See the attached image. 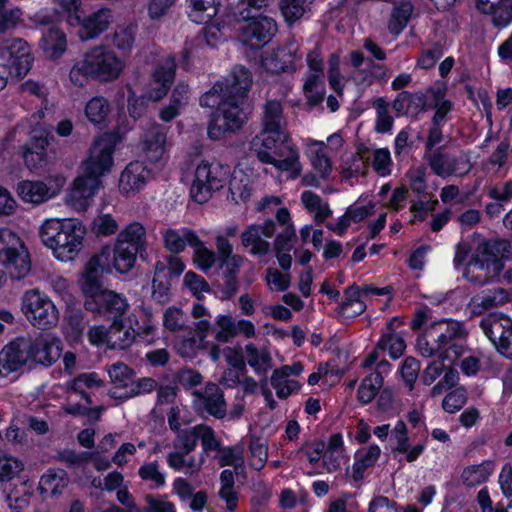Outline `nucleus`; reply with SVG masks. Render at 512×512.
<instances>
[{"instance_id":"nucleus-1","label":"nucleus","mask_w":512,"mask_h":512,"mask_svg":"<svg viewBox=\"0 0 512 512\" xmlns=\"http://www.w3.org/2000/svg\"><path fill=\"white\" fill-rule=\"evenodd\" d=\"M250 150L262 164L273 166L288 178H298L303 170L300 153L287 130V120L280 101L271 99L263 105L261 129L250 141Z\"/></svg>"},{"instance_id":"nucleus-2","label":"nucleus","mask_w":512,"mask_h":512,"mask_svg":"<svg viewBox=\"0 0 512 512\" xmlns=\"http://www.w3.org/2000/svg\"><path fill=\"white\" fill-rule=\"evenodd\" d=\"M467 332L458 321L442 319L431 322L417 339L419 354L430 358L437 356L449 364L467 352Z\"/></svg>"},{"instance_id":"nucleus-3","label":"nucleus","mask_w":512,"mask_h":512,"mask_svg":"<svg viewBox=\"0 0 512 512\" xmlns=\"http://www.w3.org/2000/svg\"><path fill=\"white\" fill-rule=\"evenodd\" d=\"M125 69L124 60L111 48L98 44L87 49L73 64L69 78L79 87L89 80L113 82L121 77Z\"/></svg>"},{"instance_id":"nucleus-4","label":"nucleus","mask_w":512,"mask_h":512,"mask_svg":"<svg viewBox=\"0 0 512 512\" xmlns=\"http://www.w3.org/2000/svg\"><path fill=\"white\" fill-rule=\"evenodd\" d=\"M85 234V227L75 219L49 218L41 223L38 231L41 243L61 262L72 261L78 256Z\"/></svg>"},{"instance_id":"nucleus-5","label":"nucleus","mask_w":512,"mask_h":512,"mask_svg":"<svg viewBox=\"0 0 512 512\" xmlns=\"http://www.w3.org/2000/svg\"><path fill=\"white\" fill-rule=\"evenodd\" d=\"M146 229L139 222L126 225L117 235L112 245H105L99 251L100 261L108 265L110 271L126 274L133 269L137 255L145 250Z\"/></svg>"},{"instance_id":"nucleus-6","label":"nucleus","mask_w":512,"mask_h":512,"mask_svg":"<svg viewBox=\"0 0 512 512\" xmlns=\"http://www.w3.org/2000/svg\"><path fill=\"white\" fill-rule=\"evenodd\" d=\"M250 110L246 98L223 94L208 126L209 138L220 140L239 131L247 121Z\"/></svg>"},{"instance_id":"nucleus-7","label":"nucleus","mask_w":512,"mask_h":512,"mask_svg":"<svg viewBox=\"0 0 512 512\" xmlns=\"http://www.w3.org/2000/svg\"><path fill=\"white\" fill-rule=\"evenodd\" d=\"M497 243L481 241L478 243L463 276L471 283L483 285L497 277L504 265L498 257Z\"/></svg>"},{"instance_id":"nucleus-8","label":"nucleus","mask_w":512,"mask_h":512,"mask_svg":"<svg viewBox=\"0 0 512 512\" xmlns=\"http://www.w3.org/2000/svg\"><path fill=\"white\" fill-rule=\"evenodd\" d=\"M230 167L218 161L202 160L195 168L190 194L198 203L207 202L215 191L224 187Z\"/></svg>"},{"instance_id":"nucleus-9","label":"nucleus","mask_w":512,"mask_h":512,"mask_svg":"<svg viewBox=\"0 0 512 512\" xmlns=\"http://www.w3.org/2000/svg\"><path fill=\"white\" fill-rule=\"evenodd\" d=\"M21 311L35 328L49 330L57 326L60 313L48 295L39 289H29L21 297Z\"/></svg>"},{"instance_id":"nucleus-10","label":"nucleus","mask_w":512,"mask_h":512,"mask_svg":"<svg viewBox=\"0 0 512 512\" xmlns=\"http://www.w3.org/2000/svg\"><path fill=\"white\" fill-rule=\"evenodd\" d=\"M7 63H0V91L4 89L9 79L24 77L32 65L30 47L21 38H10L3 41Z\"/></svg>"},{"instance_id":"nucleus-11","label":"nucleus","mask_w":512,"mask_h":512,"mask_svg":"<svg viewBox=\"0 0 512 512\" xmlns=\"http://www.w3.org/2000/svg\"><path fill=\"white\" fill-rule=\"evenodd\" d=\"M305 155L313 169L320 179L326 180L332 173L333 164L331 158L326 153L325 148L329 152L336 153L344 145V140L340 133H333L327 137L326 142L306 138L303 140Z\"/></svg>"},{"instance_id":"nucleus-12","label":"nucleus","mask_w":512,"mask_h":512,"mask_svg":"<svg viewBox=\"0 0 512 512\" xmlns=\"http://www.w3.org/2000/svg\"><path fill=\"white\" fill-rule=\"evenodd\" d=\"M116 147V137L104 134L98 137L90 148L83 162V174L101 180V177L111 172L114 166L113 153Z\"/></svg>"},{"instance_id":"nucleus-13","label":"nucleus","mask_w":512,"mask_h":512,"mask_svg":"<svg viewBox=\"0 0 512 512\" xmlns=\"http://www.w3.org/2000/svg\"><path fill=\"white\" fill-rule=\"evenodd\" d=\"M103 385V380L96 372L81 373L73 379L67 381L65 383V389L69 394L68 400H70L71 395L74 394L79 396L80 399L84 401V404H71L68 402L64 406V411L73 416L85 414L88 410V406L92 403V400L86 390L100 388Z\"/></svg>"},{"instance_id":"nucleus-14","label":"nucleus","mask_w":512,"mask_h":512,"mask_svg":"<svg viewBox=\"0 0 512 512\" xmlns=\"http://www.w3.org/2000/svg\"><path fill=\"white\" fill-rule=\"evenodd\" d=\"M424 159L433 173L442 178L450 176L462 177L472 168L470 161L464 154L453 155L441 149L426 152Z\"/></svg>"},{"instance_id":"nucleus-15","label":"nucleus","mask_w":512,"mask_h":512,"mask_svg":"<svg viewBox=\"0 0 512 512\" xmlns=\"http://www.w3.org/2000/svg\"><path fill=\"white\" fill-rule=\"evenodd\" d=\"M29 336H20L5 345L0 351V377L31 367Z\"/></svg>"},{"instance_id":"nucleus-16","label":"nucleus","mask_w":512,"mask_h":512,"mask_svg":"<svg viewBox=\"0 0 512 512\" xmlns=\"http://www.w3.org/2000/svg\"><path fill=\"white\" fill-rule=\"evenodd\" d=\"M84 306L87 311L96 315L106 316L110 314L117 317L128 310L129 303L123 295L101 288L85 298Z\"/></svg>"},{"instance_id":"nucleus-17","label":"nucleus","mask_w":512,"mask_h":512,"mask_svg":"<svg viewBox=\"0 0 512 512\" xmlns=\"http://www.w3.org/2000/svg\"><path fill=\"white\" fill-rule=\"evenodd\" d=\"M167 134L168 128L159 123L144 128L138 146L148 161L158 163L163 160L168 147Z\"/></svg>"},{"instance_id":"nucleus-18","label":"nucleus","mask_w":512,"mask_h":512,"mask_svg":"<svg viewBox=\"0 0 512 512\" xmlns=\"http://www.w3.org/2000/svg\"><path fill=\"white\" fill-rule=\"evenodd\" d=\"M175 71L176 64L172 55L161 58L153 70L152 78L145 91V97L152 101L163 99L173 83Z\"/></svg>"},{"instance_id":"nucleus-19","label":"nucleus","mask_w":512,"mask_h":512,"mask_svg":"<svg viewBox=\"0 0 512 512\" xmlns=\"http://www.w3.org/2000/svg\"><path fill=\"white\" fill-rule=\"evenodd\" d=\"M30 358L32 366L42 365L49 367L61 356L63 346L61 340L52 334L29 336Z\"/></svg>"},{"instance_id":"nucleus-20","label":"nucleus","mask_w":512,"mask_h":512,"mask_svg":"<svg viewBox=\"0 0 512 512\" xmlns=\"http://www.w3.org/2000/svg\"><path fill=\"white\" fill-rule=\"evenodd\" d=\"M239 30V37L244 44L251 48H260L275 35L277 24L271 17L259 16L241 24Z\"/></svg>"},{"instance_id":"nucleus-21","label":"nucleus","mask_w":512,"mask_h":512,"mask_svg":"<svg viewBox=\"0 0 512 512\" xmlns=\"http://www.w3.org/2000/svg\"><path fill=\"white\" fill-rule=\"evenodd\" d=\"M102 186V181L85 174L78 176L67 195V204L78 212L87 210Z\"/></svg>"},{"instance_id":"nucleus-22","label":"nucleus","mask_w":512,"mask_h":512,"mask_svg":"<svg viewBox=\"0 0 512 512\" xmlns=\"http://www.w3.org/2000/svg\"><path fill=\"white\" fill-rule=\"evenodd\" d=\"M275 233V224L272 220H267L261 224H252L248 226L240 235L241 244L249 249V253L254 256H265L270 251V243L267 239Z\"/></svg>"},{"instance_id":"nucleus-23","label":"nucleus","mask_w":512,"mask_h":512,"mask_svg":"<svg viewBox=\"0 0 512 512\" xmlns=\"http://www.w3.org/2000/svg\"><path fill=\"white\" fill-rule=\"evenodd\" d=\"M151 178V171L142 161H132L119 176L118 188L121 194L129 197L139 193Z\"/></svg>"},{"instance_id":"nucleus-24","label":"nucleus","mask_w":512,"mask_h":512,"mask_svg":"<svg viewBox=\"0 0 512 512\" xmlns=\"http://www.w3.org/2000/svg\"><path fill=\"white\" fill-rule=\"evenodd\" d=\"M113 11L109 8H100L83 19L80 18L78 36L82 41L94 40L106 32L114 23Z\"/></svg>"},{"instance_id":"nucleus-25","label":"nucleus","mask_w":512,"mask_h":512,"mask_svg":"<svg viewBox=\"0 0 512 512\" xmlns=\"http://www.w3.org/2000/svg\"><path fill=\"white\" fill-rule=\"evenodd\" d=\"M0 264L6 269L10 278L21 280L25 278L31 270V259L29 252L21 240L18 245L1 257Z\"/></svg>"},{"instance_id":"nucleus-26","label":"nucleus","mask_w":512,"mask_h":512,"mask_svg":"<svg viewBox=\"0 0 512 512\" xmlns=\"http://www.w3.org/2000/svg\"><path fill=\"white\" fill-rule=\"evenodd\" d=\"M215 245L220 268L223 270V276L228 282L235 284L236 276L240 268L244 263L248 262V260L244 256L234 253L232 244L222 237L215 238Z\"/></svg>"},{"instance_id":"nucleus-27","label":"nucleus","mask_w":512,"mask_h":512,"mask_svg":"<svg viewBox=\"0 0 512 512\" xmlns=\"http://www.w3.org/2000/svg\"><path fill=\"white\" fill-rule=\"evenodd\" d=\"M391 370V364L387 360H381L375 371L364 377L357 390V399L363 404L371 403L380 392L384 384V374Z\"/></svg>"},{"instance_id":"nucleus-28","label":"nucleus","mask_w":512,"mask_h":512,"mask_svg":"<svg viewBox=\"0 0 512 512\" xmlns=\"http://www.w3.org/2000/svg\"><path fill=\"white\" fill-rule=\"evenodd\" d=\"M295 51L291 47H281L262 55L261 66L270 74H279L295 69Z\"/></svg>"},{"instance_id":"nucleus-29","label":"nucleus","mask_w":512,"mask_h":512,"mask_svg":"<svg viewBox=\"0 0 512 512\" xmlns=\"http://www.w3.org/2000/svg\"><path fill=\"white\" fill-rule=\"evenodd\" d=\"M16 193L23 202L32 205L42 204L57 194L47 183L39 180L20 181L17 184Z\"/></svg>"},{"instance_id":"nucleus-30","label":"nucleus","mask_w":512,"mask_h":512,"mask_svg":"<svg viewBox=\"0 0 512 512\" xmlns=\"http://www.w3.org/2000/svg\"><path fill=\"white\" fill-rule=\"evenodd\" d=\"M195 402H200L206 411L218 418L227 416L226 402L222 390L214 383H208L202 392L195 391Z\"/></svg>"},{"instance_id":"nucleus-31","label":"nucleus","mask_w":512,"mask_h":512,"mask_svg":"<svg viewBox=\"0 0 512 512\" xmlns=\"http://www.w3.org/2000/svg\"><path fill=\"white\" fill-rule=\"evenodd\" d=\"M39 47L47 59L57 60L67 50V36L61 28L52 26L42 33Z\"/></svg>"},{"instance_id":"nucleus-32","label":"nucleus","mask_w":512,"mask_h":512,"mask_svg":"<svg viewBox=\"0 0 512 512\" xmlns=\"http://www.w3.org/2000/svg\"><path fill=\"white\" fill-rule=\"evenodd\" d=\"M476 8L491 16L495 27H506L512 21V0H476Z\"/></svg>"},{"instance_id":"nucleus-33","label":"nucleus","mask_w":512,"mask_h":512,"mask_svg":"<svg viewBox=\"0 0 512 512\" xmlns=\"http://www.w3.org/2000/svg\"><path fill=\"white\" fill-rule=\"evenodd\" d=\"M111 273L108 265L100 261V254L94 255L81 274L80 286L85 298L101 289L99 278L103 273Z\"/></svg>"},{"instance_id":"nucleus-34","label":"nucleus","mask_w":512,"mask_h":512,"mask_svg":"<svg viewBox=\"0 0 512 512\" xmlns=\"http://www.w3.org/2000/svg\"><path fill=\"white\" fill-rule=\"evenodd\" d=\"M485 335L493 345L512 332V320L503 314H489L481 321Z\"/></svg>"},{"instance_id":"nucleus-35","label":"nucleus","mask_w":512,"mask_h":512,"mask_svg":"<svg viewBox=\"0 0 512 512\" xmlns=\"http://www.w3.org/2000/svg\"><path fill=\"white\" fill-rule=\"evenodd\" d=\"M69 483L70 479L65 470L50 468L41 476L39 490L44 496H57L63 493Z\"/></svg>"},{"instance_id":"nucleus-36","label":"nucleus","mask_w":512,"mask_h":512,"mask_svg":"<svg viewBox=\"0 0 512 512\" xmlns=\"http://www.w3.org/2000/svg\"><path fill=\"white\" fill-rule=\"evenodd\" d=\"M509 299V294L506 290L497 288L475 295L470 300L468 308L472 314L479 315L490 308L507 303Z\"/></svg>"},{"instance_id":"nucleus-37","label":"nucleus","mask_w":512,"mask_h":512,"mask_svg":"<svg viewBox=\"0 0 512 512\" xmlns=\"http://www.w3.org/2000/svg\"><path fill=\"white\" fill-rule=\"evenodd\" d=\"M381 449L376 444L363 447L355 453V461L352 465V478L354 481H361L365 471L373 467L379 460Z\"/></svg>"},{"instance_id":"nucleus-38","label":"nucleus","mask_w":512,"mask_h":512,"mask_svg":"<svg viewBox=\"0 0 512 512\" xmlns=\"http://www.w3.org/2000/svg\"><path fill=\"white\" fill-rule=\"evenodd\" d=\"M110 349H126L136 339V331L127 325L122 318H116L109 326Z\"/></svg>"},{"instance_id":"nucleus-39","label":"nucleus","mask_w":512,"mask_h":512,"mask_svg":"<svg viewBox=\"0 0 512 512\" xmlns=\"http://www.w3.org/2000/svg\"><path fill=\"white\" fill-rule=\"evenodd\" d=\"M362 297L361 291L356 285L349 286L344 292V300L337 309L338 315L350 319L362 314L366 309Z\"/></svg>"},{"instance_id":"nucleus-40","label":"nucleus","mask_w":512,"mask_h":512,"mask_svg":"<svg viewBox=\"0 0 512 512\" xmlns=\"http://www.w3.org/2000/svg\"><path fill=\"white\" fill-rule=\"evenodd\" d=\"M389 75V70L385 65L370 60L366 68L357 69L352 78L358 86L368 87L375 82L387 81Z\"/></svg>"},{"instance_id":"nucleus-41","label":"nucleus","mask_w":512,"mask_h":512,"mask_svg":"<svg viewBox=\"0 0 512 512\" xmlns=\"http://www.w3.org/2000/svg\"><path fill=\"white\" fill-rule=\"evenodd\" d=\"M165 248L170 252H182L186 245L192 246L198 236L189 229H166L162 232Z\"/></svg>"},{"instance_id":"nucleus-42","label":"nucleus","mask_w":512,"mask_h":512,"mask_svg":"<svg viewBox=\"0 0 512 512\" xmlns=\"http://www.w3.org/2000/svg\"><path fill=\"white\" fill-rule=\"evenodd\" d=\"M190 8V19L198 24L208 23L213 19L220 7V0H187Z\"/></svg>"},{"instance_id":"nucleus-43","label":"nucleus","mask_w":512,"mask_h":512,"mask_svg":"<svg viewBox=\"0 0 512 512\" xmlns=\"http://www.w3.org/2000/svg\"><path fill=\"white\" fill-rule=\"evenodd\" d=\"M251 84V73L246 68L237 66L232 71L231 79L223 84L224 94H234L235 96L246 98Z\"/></svg>"},{"instance_id":"nucleus-44","label":"nucleus","mask_w":512,"mask_h":512,"mask_svg":"<svg viewBox=\"0 0 512 512\" xmlns=\"http://www.w3.org/2000/svg\"><path fill=\"white\" fill-rule=\"evenodd\" d=\"M494 468L495 464L493 461L484 460L480 464L466 467L461 474V478L465 485L475 487L486 482L492 475Z\"/></svg>"},{"instance_id":"nucleus-45","label":"nucleus","mask_w":512,"mask_h":512,"mask_svg":"<svg viewBox=\"0 0 512 512\" xmlns=\"http://www.w3.org/2000/svg\"><path fill=\"white\" fill-rule=\"evenodd\" d=\"M301 203L309 213L314 215L317 223H323L332 215L329 204L311 191H304L301 194Z\"/></svg>"},{"instance_id":"nucleus-46","label":"nucleus","mask_w":512,"mask_h":512,"mask_svg":"<svg viewBox=\"0 0 512 512\" xmlns=\"http://www.w3.org/2000/svg\"><path fill=\"white\" fill-rule=\"evenodd\" d=\"M170 278L164 263L157 262L152 281V298L159 303L170 300Z\"/></svg>"},{"instance_id":"nucleus-47","label":"nucleus","mask_w":512,"mask_h":512,"mask_svg":"<svg viewBox=\"0 0 512 512\" xmlns=\"http://www.w3.org/2000/svg\"><path fill=\"white\" fill-rule=\"evenodd\" d=\"M187 454L182 451L170 452L167 455L168 466L175 471H183L186 475L197 474L203 465V458L199 460L195 457H186Z\"/></svg>"},{"instance_id":"nucleus-48","label":"nucleus","mask_w":512,"mask_h":512,"mask_svg":"<svg viewBox=\"0 0 512 512\" xmlns=\"http://www.w3.org/2000/svg\"><path fill=\"white\" fill-rule=\"evenodd\" d=\"M303 93L311 106L318 105L324 99V76L305 73L303 77Z\"/></svg>"},{"instance_id":"nucleus-49","label":"nucleus","mask_w":512,"mask_h":512,"mask_svg":"<svg viewBox=\"0 0 512 512\" xmlns=\"http://www.w3.org/2000/svg\"><path fill=\"white\" fill-rule=\"evenodd\" d=\"M110 113V104L102 96H96L90 99L85 107V115L89 122L94 125L104 124Z\"/></svg>"},{"instance_id":"nucleus-50","label":"nucleus","mask_w":512,"mask_h":512,"mask_svg":"<svg viewBox=\"0 0 512 512\" xmlns=\"http://www.w3.org/2000/svg\"><path fill=\"white\" fill-rule=\"evenodd\" d=\"M245 354L248 364L257 374L266 373L271 367V355L265 348H257L253 343L245 346Z\"/></svg>"},{"instance_id":"nucleus-51","label":"nucleus","mask_w":512,"mask_h":512,"mask_svg":"<svg viewBox=\"0 0 512 512\" xmlns=\"http://www.w3.org/2000/svg\"><path fill=\"white\" fill-rule=\"evenodd\" d=\"M58 18L66 16L67 23L76 27L80 23V0H51Z\"/></svg>"},{"instance_id":"nucleus-52","label":"nucleus","mask_w":512,"mask_h":512,"mask_svg":"<svg viewBox=\"0 0 512 512\" xmlns=\"http://www.w3.org/2000/svg\"><path fill=\"white\" fill-rule=\"evenodd\" d=\"M48 141L46 138H38L32 147H27L23 152V159L25 165L30 169L34 170L41 167L46 161V147Z\"/></svg>"},{"instance_id":"nucleus-53","label":"nucleus","mask_w":512,"mask_h":512,"mask_svg":"<svg viewBox=\"0 0 512 512\" xmlns=\"http://www.w3.org/2000/svg\"><path fill=\"white\" fill-rule=\"evenodd\" d=\"M23 21L19 7L9 6L8 0H0V33L16 28Z\"/></svg>"},{"instance_id":"nucleus-54","label":"nucleus","mask_w":512,"mask_h":512,"mask_svg":"<svg viewBox=\"0 0 512 512\" xmlns=\"http://www.w3.org/2000/svg\"><path fill=\"white\" fill-rule=\"evenodd\" d=\"M413 12L410 2H401L392 11L389 21V30L394 35H399L407 26Z\"/></svg>"},{"instance_id":"nucleus-55","label":"nucleus","mask_w":512,"mask_h":512,"mask_svg":"<svg viewBox=\"0 0 512 512\" xmlns=\"http://www.w3.org/2000/svg\"><path fill=\"white\" fill-rule=\"evenodd\" d=\"M136 27L133 24L118 25L112 36L111 43L119 51H130L135 41Z\"/></svg>"},{"instance_id":"nucleus-56","label":"nucleus","mask_w":512,"mask_h":512,"mask_svg":"<svg viewBox=\"0 0 512 512\" xmlns=\"http://www.w3.org/2000/svg\"><path fill=\"white\" fill-rule=\"evenodd\" d=\"M232 199L238 203L247 201L252 192L250 181L242 171H235L229 184Z\"/></svg>"},{"instance_id":"nucleus-57","label":"nucleus","mask_w":512,"mask_h":512,"mask_svg":"<svg viewBox=\"0 0 512 512\" xmlns=\"http://www.w3.org/2000/svg\"><path fill=\"white\" fill-rule=\"evenodd\" d=\"M142 323L137 324L136 337L142 339L146 344H152L158 338V327L153 321V314L149 308L142 307Z\"/></svg>"},{"instance_id":"nucleus-58","label":"nucleus","mask_w":512,"mask_h":512,"mask_svg":"<svg viewBox=\"0 0 512 512\" xmlns=\"http://www.w3.org/2000/svg\"><path fill=\"white\" fill-rule=\"evenodd\" d=\"M250 464L257 470L264 467L268 459V443L267 440L252 435L249 438Z\"/></svg>"},{"instance_id":"nucleus-59","label":"nucleus","mask_w":512,"mask_h":512,"mask_svg":"<svg viewBox=\"0 0 512 512\" xmlns=\"http://www.w3.org/2000/svg\"><path fill=\"white\" fill-rule=\"evenodd\" d=\"M308 6L307 0H282L279 4L280 11L289 25L301 19Z\"/></svg>"},{"instance_id":"nucleus-60","label":"nucleus","mask_w":512,"mask_h":512,"mask_svg":"<svg viewBox=\"0 0 512 512\" xmlns=\"http://www.w3.org/2000/svg\"><path fill=\"white\" fill-rule=\"evenodd\" d=\"M266 6L267 0H239L234 14L237 20L244 24L258 18L255 14Z\"/></svg>"},{"instance_id":"nucleus-61","label":"nucleus","mask_w":512,"mask_h":512,"mask_svg":"<svg viewBox=\"0 0 512 512\" xmlns=\"http://www.w3.org/2000/svg\"><path fill=\"white\" fill-rule=\"evenodd\" d=\"M192 247L194 248V262L198 268L204 272L210 270L216 263V253L207 248L199 237L196 239Z\"/></svg>"},{"instance_id":"nucleus-62","label":"nucleus","mask_w":512,"mask_h":512,"mask_svg":"<svg viewBox=\"0 0 512 512\" xmlns=\"http://www.w3.org/2000/svg\"><path fill=\"white\" fill-rule=\"evenodd\" d=\"M215 325L214 337L218 342L227 343L235 337V320L231 315H218Z\"/></svg>"},{"instance_id":"nucleus-63","label":"nucleus","mask_w":512,"mask_h":512,"mask_svg":"<svg viewBox=\"0 0 512 512\" xmlns=\"http://www.w3.org/2000/svg\"><path fill=\"white\" fill-rule=\"evenodd\" d=\"M112 383L117 388L129 389L132 382V370L122 362H116L107 368Z\"/></svg>"},{"instance_id":"nucleus-64","label":"nucleus","mask_w":512,"mask_h":512,"mask_svg":"<svg viewBox=\"0 0 512 512\" xmlns=\"http://www.w3.org/2000/svg\"><path fill=\"white\" fill-rule=\"evenodd\" d=\"M119 228L116 219L109 213H99L92 222V231L97 236H110Z\"/></svg>"}]
</instances>
